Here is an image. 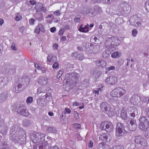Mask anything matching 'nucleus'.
Returning <instances> with one entry per match:
<instances>
[{
    "label": "nucleus",
    "mask_w": 149,
    "mask_h": 149,
    "mask_svg": "<svg viewBox=\"0 0 149 149\" xmlns=\"http://www.w3.org/2000/svg\"><path fill=\"white\" fill-rule=\"evenodd\" d=\"M100 107L101 110L107 114L109 117H111L114 116V111L115 110L116 108H112L107 102H102L100 104Z\"/></svg>",
    "instance_id": "f257e3e1"
},
{
    "label": "nucleus",
    "mask_w": 149,
    "mask_h": 149,
    "mask_svg": "<svg viewBox=\"0 0 149 149\" xmlns=\"http://www.w3.org/2000/svg\"><path fill=\"white\" fill-rule=\"evenodd\" d=\"M126 90L121 87H117L110 93V95L113 97H119L123 96L126 93Z\"/></svg>",
    "instance_id": "f03ea898"
},
{
    "label": "nucleus",
    "mask_w": 149,
    "mask_h": 149,
    "mask_svg": "<svg viewBox=\"0 0 149 149\" xmlns=\"http://www.w3.org/2000/svg\"><path fill=\"white\" fill-rule=\"evenodd\" d=\"M45 134H40L37 132H34L31 136V138L32 141L35 143H38L45 140Z\"/></svg>",
    "instance_id": "7ed1b4c3"
},
{
    "label": "nucleus",
    "mask_w": 149,
    "mask_h": 149,
    "mask_svg": "<svg viewBox=\"0 0 149 149\" xmlns=\"http://www.w3.org/2000/svg\"><path fill=\"white\" fill-rule=\"evenodd\" d=\"M139 120L140 122L139 127L142 131H146L149 125V122L145 117H142L140 118Z\"/></svg>",
    "instance_id": "20e7f679"
},
{
    "label": "nucleus",
    "mask_w": 149,
    "mask_h": 149,
    "mask_svg": "<svg viewBox=\"0 0 149 149\" xmlns=\"http://www.w3.org/2000/svg\"><path fill=\"white\" fill-rule=\"evenodd\" d=\"M97 7L95 6L93 9L84 8L82 11V13L85 15H88L90 16H94L97 13Z\"/></svg>",
    "instance_id": "39448f33"
},
{
    "label": "nucleus",
    "mask_w": 149,
    "mask_h": 149,
    "mask_svg": "<svg viewBox=\"0 0 149 149\" xmlns=\"http://www.w3.org/2000/svg\"><path fill=\"white\" fill-rule=\"evenodd\" d=\"M15 110L18 114L20 115L26 116L29 115V113L26 107L22 104L17 105Z\"/></svg>",
    "instance_id": "423d86ee"
},
{
    "label": "nucleus",
    "mask_w": 149,
    "mask_h": 149,
    "mask_svg": "<svg viewBox=\"0 0 149 149\" xmlns=\"http://www.w3.org/2000/svg\"><path fill=\"white\" fill-rule=\"evenodd\" d=\"M22 132H19L14 134L11 137V140L15 143H22L24 136L21 134Z\"/></svg>",
    "instance_id": "0eeeda50"
},
{
    "label": "nucleus",
    "mask_w": 149,
    "mask_h": 149,
    "mask_svg": "<svg viewBox=\"0 0 149 149\" xmlns=\"http://www.w3.org/2000/svg\"><path fill=\"white\" fill-rule=\"evenodd\" d=\"M100 127L102 129L105 130L108 132H111L114 129V127L112 123L107 121L102 123Z\"/></svg>",
    "instance_id": "6e6552de"
},
{
    "label": "nucleus",
    "mask_w": 149,
    "mask_h": 149,
    "mask_svg": "<svg viewBox=\"0 0 149 149\" xmlns=\"http://www.w3.org/2000/svg\"><path fill=\"white\" fill-rule=\"evenodd\" d=\"M116 135L118 136H122L125 131V127L123 124L121 123H118L116 128Z\"/></svg>",
    "instance_id": "1a4fd4ad"
},
{
    "label": "nucleus",
    "mask_w": 149,
    "mask_h": 149,
    "mask_svg": "<svg viewBox=\"0 0 149 149\" xmlns=\"http://www.w3.org/2000/svg\"><path fill=\"white\" fill-rule=\"evenodd\" d=\"M140 21V18L136 15H134L131 17L129 20L131 25L136 26H139L141 25Z\"/></svg>",
    "instance_id": "9d476101"
},
{
    "label": "nucleus",
    "mask_w": 149,
    "mask_h": 149,
    "mask_svg": "<svg viewBox=\"0 0 149 149\" xmlns=\"http://www.w3.org/2000/svg\"><path fill=\"white\" fill-rule=\"evenodd\" d=\"M71 77L72 78L71 79L72 80H66L65 81L66 84L68 83L69 82L70 84L71 83L73 84L75 83L79 79V74L74 72L71 73L70 77Z\"/></svg>",
    "instance_id": "9b49d317"
},
{
    "label": "nucleus",
    "mask_w": 149,
    "mask_h": 149,
    "mask_svg": "<svg viewBox=\"0 0 149 149\" xmlns=\"http://www.w3.org/2000/svg\"><path fill=\"white\" fill-rule=\"evenodd\" d=\"M129 110L126 109L125 108H123L121 111L120 116L124 120H127L130 116Z\"/></svg>",
    "instance_id": "f8f14e48"
},
{
    "label": "nucleus",
    "mask_w": 149,
    "mask_h": 149,
    "mask_svg": "<svg viewBox=\"0 0 149 149\" xmlns=\"http://www.w3.org/2000/svg\"><path fill=\"white\" fill-rule=\"evenodd\" d=\"M140 100L139 96L137 95H134L130 98V101L131 103L136 105L140 102Z\"/></svg>",
    "instance_id": "ddd939ff"
},
{
    "label": "nucleus",
    "mask_w": 149,
    "mask_h": 149,
    "mask_svg": "<svg viewBox=\"0 0 149 149\" xmlns=\"http://www.w3.org/2000/svg\"><path fill=\"white\" fill-rule=\"evenodd\" d=\"M100 140L105 141L107 142L110 141L111 140V136L108 134H102L99 137Z\"/></svg>",
    "instance_id": "4468645a"
},
{
    "label": "nucleus",
    "mask_w": 149,
    "mask_h": 149,
    "mask_svg": "<svg viewBox=\"0 0 149 149\" xmlns=\"http://www.w3.org/2000/svg\"><path fill=\"white\" fill-rule=\"evenodd\" d=\"M105 82L108 84L113 85L115 84L117 82V79L115 77H111L107 78Z\"/></svg>",
    "instance_id": "2eb2a0df"
},
{
    "label": "nucleus",
    "mask_w": 149,
    "mask_h": 149,
    "mask_svg": "<svg viewBox=\"0 0 149 149\" xmlns=\"http://www.w3.org/2000/svg\"><path fill=\"white\" fill-rule=\"evenodd\" d=\"M71 56L74 59L77 58L80 60H81L84 58V56L81 53L78 54L77 52L72 53Z\"/></svg>",
    "instance_id": "dca6fc26"
},
{
    "label": "nucleus",
    "mask_w": 149,
    "mask_h": 149,
    "mask_svg": "<svg viewBox=\"0 0 149 149\" xmlns=\"http://www.w3.org/2000/svg\"><path fill=\"white\" fill-rule=\"evenodd\" d=\"M38 82L41 85H45L48 82V80L44 77H40L38 79Z\"/></svg>",
    "instance_id": "f3484780"
},
{
    "label": "nucleus",
    "mask_w": 149,
    "mask_h": 149,
    "mask_svg": "<svg viewBox=\"0 0 149 149\" xmlns=\"http://www.w3.org/2000/svg\"><path fill=\"white\" fill-rule=\"evenodd\" d=\"M20 129L18 125H14L11 127L10 130V132L12 134L15 131L16 133H17L20 132Z\"/></svg>",
    "instance_id": "a211bd4d"
},
{
    "label": "nucleus",
    "mask_w": 149,
    "mask_h": 149,
    "mask_svg": "<svg viewBox=\"0 0 149 149\" xmlns=\"http://www.w3.org/2000/svg\"><path fill=\"white\" fill-rule=\"evenodd\" d=\"M111 38L112 39V45L116 46L119 45L120 41L118 38L115 37H111Z\"/></svg>",
    "instance_id": "6ab92c4d"
},
{
    "label": "nucleus",
    "mask_w": 149,
    "mask_h": 149,
    "mask_svg": "<svg viewBox=\"0 0 149 149\" xmlns=\"http://www.w3.org/2000/svg\"><path fill=\"white\" fill-rule=\"evenodd\" d=\"M96 64L97 66L102 68L105 67L106 65V62L102 60L96 61Z\"/></svg>",
    "instance_id": "aec40b11"
},
{
    "label": "nucleus",
    "mask_w": 149,
    "mask_h": 149,
    "mask_svg": "<svg viewBox=\"0 0 149 149\" xmlns=\"http://www.w3.org/2000/svg\"><path fill=\"white\" fill-rule=\"evenodd\" d=\"M22 83H24L28 86L30 81V78L27 76H24L22 78Z\"/></svg>",
    "instance_id": "412c9836"
},
{
    "label": "nucleus",
    "mask_w": 149,
    "mask_h": 149,
    "mask_svg": "<svg viewBox=\"0 0 149 149\" xmlns=\"http://www.w3.org/2000/svg\"><path fill=\"white\" fill-rule=\"evenodd\" d=\"M133 110V112L130 113L131 112L130 111L129 113H130V114L131 117L133 118L135 117V115H137L138 114L137 110V109L135 107L132 108V107H130L128 108V110Z\"/></svg>",
    "instance_id": "4be33fe9"
},
{
    "label": "nucleus",
    "mask_w": 149,
    "mask_h": 149,
    "mask_svg": "<svg viewBox=\"0 0 149 149\" xmlns=\"http://www.w3.org/2000/svg\"><path fill=\"white\" fill-rule=\"evenodd\" d=\"M56 57L51 54L48 55L47 57V61L49 63L54 62L56 59Z\"/></svg>",
    "instance_id": "5701e85b"
},
{
    "label": "nucleus",
    "mask_w": 149,
    "mask_h": 149,
    "mask_svg": "<svg viewBox=\"0 0 149 149\" xmlns=\"http://www.w3.org/2000/svg\"><path fill=\"white\" fill-rule=\"evenodd\" d=\"M112 39L111 38H108L106 41L105 46L107 48H109L112 46L111 40Z\"/></svg>",
    "instance_id": "b1692460"
},
{
    "label": "nucleus",
    "mask_w": 149,
    "mask_h": 149,
    "mask_svg": "<svg viewBox=\"0 0 149 149\" xmlns=\"http://www.w3.org/2000/svg\"><path fill=\"white\" fill-rule=\"evenodd\" d=\"M82 25L79 28V30L80 32H88V27L89 26V25L88 24H87L86 25H85L84 27H82Z\"/></svg>",
    "instance_id": "393cba45"
},
{
    "label": "nucleus",
    "mask_w": 149,
    "mask_h": 149,
    "mask_svg": "<svg viewBox=\"0 0 149 149\" xmlns=\"http://www.w3.org/2000/svg\"><path fill=\"white\" fill-rule=\"evenodd\" d=\"M57 131L56 128L53 127H48L46 130L47 132L52 133H56Z\"/></svg>",
    "instance_id": "a878e982"
},
{
    "label": "nucleus",
    "mask_w": 149,
    "mask_h": 149,
    "mask_svg": "<svg viewBox=\"0 0 149 149\" xmlns=\"http://www.w3.org/2000/svg\"><path fill=\"white\" fill-rule=\"evenodd\" d=\"M43 4L41 3H38L35 7V9L36 12H38L42 10Z\"/></svg>",
    "instance_id": "bb28decb"
},
{
    "label": "nucleus",
    "mask_w": 149,
    "mask_h": 149,
    "mask_svg": "<svg viewBox=\"0 0 149 149\" xmlns=\"http://www.w3.org/2000/svg\"><path fill=\"white\" fill-rule=\"evenodd\" d=\"M8 93L7 92H5L0 94V99L4 100L8 97Z\"/></svg>",
    "instance_id": "cd10ccee"
},
{
    "label": "nucleus",
    "mask_w": 149,
    "mask_h": 149,
    "mask_svg": "<svg viewBox=\"0 0 149 149\" xmlns=\"http://www.w3.org/2000/svg\"><path fill=\"white\" fill-rule=\"evenodd\" d=\"M22 15L19 13L16 14L15 19L16 21H19L22 19Z\"/></svg>",
    "instance_id": "c85d7f7f"
},
{
    "label": "nucleus",
    "mask_w": 149,
    "mask_h": 149,
    "mask_svg": "<svg viewBox=\"0 0 149 149\" xmlns=\"http://www.w3.org/2000/svg\"><path fill=\"white\" fill-rule=\"evenodd\" d=\"M17 86L19 88H20L22 91L28 86L27 85H26L24 83H22V84H19Z\"/></svg>",
    "instance_id": "c756f323"
},
{
    "label": "nucleus",
    "mask_w": 149,
    "mask_h": 149,
    "mask_svg": "<svg viewBox=\"0 0 149 149\" xmlns=\"http://www.w3.org/2000/svg\"><path fill=\"white\" fill-rule=\"evenodd\" d=\"M142 138L141 136H137L135 137L134 142L136 143L139 144Z\"/></svg>",
    "instance_id": "7c9ffc66"
},
{
    "label": "nucleus",
    "mask_w": 149,
    "mask_h": 149,
    "mask_svg": "<svg viewBox=\"0 0 149 149\" xmlns=\"http://www.w3.org/2000/svg\"><path fill=\"white\" fill-rule=\"evenodd\" d=\"M120 56V53L118 52H115L111 54V56L115 58L119 57Z\"/></svg>",
    "instance_id": "2f4dec72"
},
{
    "label": "nucleus",
    "mask_w": 149,
    "mask_h": 149,
    "mask_svg": "<svg viewBox=\"0 0 149 149\" xmlns=\"http://www.w3.org/2000/svg\"><path fill=\"white\" fill-rule=\"evenodd\" d=\"M42 25L39 24L36 27L34 32L37 34H39L40 31L41 30V28H42Z\"/></svg>",
    "instance_id": "473e14b6"
},
{
    "label": "nucleus",
    "mask_w": 149,
    "mask_h": 149,
    "mask_svg": "<svg viewBox=\"0 0 149 149\" xmlns=\"http://www.w3.org/2000/svg\"><path fill=\"white\" fill-rule=\"evenodd\" d=\"M141 141L139 144L142 146H147V141L144 139L142 138Z\"/></svg>",
    "instance_id": "72a5a7b5"
},
{
    "label": "nucleus",
    "mask_w": 149,
    "mask_h": 149,
    "mask_svg": "<svg viewBox=\"0 0 149 149\" xmlns=\"http://www.w3.org/2000/svg\"><path fill=\"white\" fill-rule=\"evenodd\" d=\"M93 92L95 94H97L98 95L100 92H101L102 91V89L100 88L94 89L93 90Z\"/></svg>",
    "instance_id": "f704fd0d"
},
{
    "label": "nucleus",
    "mask_w": 149,
    "mask_h": 149,
    "mask_svg": "<svg viewBox=\"0 0 149 149\" xmlns=\"http://www.w3.org/2000/svg\"><path fill=\"white\" fill-rule=\"evenodd\" d=\"M81 16L80 15H78L76 16L74 19V21L75 22H79L80 21Z\"/></svg>",
    "instance_id": "c9c22d12"
},
{
    "label": "nucleus",
    "mask_w": 149,
    "mask_h": 149,
    "mask_svg": "<svg viewBox=\"0 0 149 149\" xmlns=\"http://www.w3.org/2000/svg\"><path fill=\"white\" fill-rule=\"evenodd\" d=\"M6 84L5 82L4 79H1L0 81V88H2L4 87Z\"/></svg>",
    "instance_id": "e433bc0d"
},
{
    "label": "nucleus",
    "mask_w": 149,
    "mask_h": 149,
    "mask_svg": "<svg viewBox=\"0 0 149 149\" xmlns=\"http://www.w3.org/2000/svg\"><path fill=\"white\" fill-rule=\"evenodd\" d=\"M23 124L24 126H28L30 124V121L28 120H24L23 122Z\"/></svg>",
    "instance_id": "4c0bfd02"
},
{
    "label": "nucleus",
    "mask_w": 149,
    "mask_h": 149,
    "mask_svg": "<svg viewBox=\"0 0 149 149\" xmlns=\"http://www.w3.org/2000/svg\"><path fill=\"white\" fill-rule=\"evenodd\" d=\"M33 101V98L31 97H28L26 100V102L27 104L31 103Z\"/></svg>",
    "instance_id": "58836bf2"
},
{
    "label": "nucleus",
    "mask_w": 149,
    "mask_h": 149,
    "mask_svg": "<svg viewBox=\"0 0 149 149\" xmlns=\"http://www.w3.org/2000/svg\"><path fill=\"white\" fill-rule=\"evenodd\" d=\"M64 72V70L63 69H61L60 70L58 74L57 75V78L58 79H59L60 77L63 74Z\"/></svg>",
    "instance_id": "ea45409f"
},
{
    "label": "nucleus",
    "mask_w": 149,
    "mask_h": 149,
    "mask_svg": "<svg viewBox=\"0 0 149 149\" xmlns=\"http://www.w3.org/2000/svg\"><path fill=\"white\" fill-rule=\"evenodd\" d=\"M145 6L146 10L149 12V0L145 3Z\"/></svg>",
    "instance_id": "a19ab883"
},
{
    "label": "nucleus",
    "mask_w": 149,
    "mask_h": 149,
    "mask_svg": "<svg viewBox=\"0 0 149 149\" xmlns=\"http://www.w3.org/2000/svg\"><path fill=\"white\" fill-rule=\"evenodd\" d=\"M138 33V31L136 29H134L132 31V35L133 36L135 37Z\"/></svg>",
    "instance_id": "79ce46f5"
},
{
    "label": "nucleus",
    "mask_w": 149,
    "mask_h": 149,
    "mask_svg": "<svg viewBox=\"0 0 149 149\" xmlns=\"http://www.w3.org/2000/svg\"><path fill=\"white\" fill-rule=\"evenodd\" d=\"M73 128L76 129H79L81 128V125L80 124L77 123L73 124Z\"/></svg>",
    "instance_id": "37998d69"
},
{
    "label": "nucleus",
    "mask_w": 149,
    "mask_h": 149,
    "mask_svg": "<svg viewBox=\"0 0 149 149\" xmlns=\"http://www.w3.org/2000/svg\"><path fill=\"white\" fill-rule=\"evenodd\" d=\"M97 38L95 36H93L91 38V41L93 43L96 42Z\"/></svg>",
    "instance_id": "c03bdc74"
},
{
    "label": "nucleus",
    "mask_w": 149,
    "mask_h": 149,
    "mask_svg": "<svg viewBox=\"0 0 149 149\" xmlns=\"http://www.w3.org/2000/svg\"><path fill=\"white\" fill-rule=\"evenodd\" d=\"M59 67V64L57 62H54L52 66V68L54 69L58 68Z\"/></svg>",
    "instance_id": "a18cd8bd"
},
{
    "label": "nucleus",
    "mask_w": 149,
    "mask_h": 149,
    "mask_svg": "<svg viewBox=\"0 0 149 149\" xmlns=\"http://www.w3.org/2000/svg\"><path fill=\"white\" fill-rule=\"evenodd\" d=\"M102 56L104 58H107L109 56V54L107 52H105L103 53Z\"/></svg>",
    "instance_id": "49530a36"
},
{
    "label": "nucleus",
    "mask_w": 149,
    "mask_h": 149,
    "mask_svg": "<svg viewBox=\"0 0 149 149\" xmlns=\"http://www.w3.org/2000/svg\"><path fill=\"white\" fill-rule=\"evenodd\" d=\"M66 40V36H62L60 38V41L63 44L65 43V42Z\"/></svg>",
    "instance_id": "de8ad7c7"
},
{
    "label": "nucleus",
    "mask_w": 149,
    "mask_h": 149,
    "mask_svg": "<svg viewBox=\"0 0 149 149\" xmlns=\"http://www.w3.org/2000/svg\"><path fill=\"white\" fill-rule=\"evenodd\" d=\"M143 101L144 102H146V104L148 103L149 102V97H144Z\"/></svg>",
    "instance_id": "09e8293b"
},
{
    "label": "nucleus",
    "mask_w": 149,
    "mask_h": 149,
    "mask_svg": "<svg viewBox=\"0 0 149 149\" xmlns=\"http://www.w3.org/2000/svg\"><path fill=\"white\" fill-rule=\"evenodd\" d=\"M112 149H124V147L121 146H113Z\"/></svg>",
    "instance_id": "8fccbe9b"
},
{
    "label": "nucleus",
    "mask_w": 149,
    "mask_h": 149,
    "mask_svg": "<svg viewBox=\"0 0 149 149\" xmlns=\"http://www.w3.org/2000/svg\"><path fill=\"white\" fill-rule=\"evenodd\" d=\"M19 88L18 86L17 87L15 88V91L16 93H18L22 91Z\"/></svg>",
    "instance_id": "3c124183"
},
{
    "label": "nucleus",
    "mask_w": 149,
    "mask_h": 149,
    "mask_svg": "<svg viewBox=\"0 0 149 149\" xmlns=\"http://www.w3.org/2000/svg\"><path fill=\"white\" fill-rule=\"evenodd\" d=\"M64 112H65V114H66V113L70 114L71 113V111L70 109H69L68 108H66L65 109Z\"/></svg>",
    "instance_id": "603ef678"
},
{
    "label": "nucleus",
    "mask_w": 149,
    "mask_h": 149,
    "mask_svg": "<svg viewBox=\"0 0 149 149\" xmlns=\"http://www.w3.org/2000/svg\"><path fill=\"white\" fill-rule=\"evenodd\" d=\"M34 65L36 68L38 69V70H40L41 68L40 65L39 64L37 63H34Z\"/></svg>",
    "instance_id": "864d4df0"
},
{
    "label": "nucleus",
    "mask_w": 149,
    "mask_h": 149,
    "mask_svg": "<svg viewBox=\"0 0 149 149\" xmlns=\"http://www.w3.org/2000/svg\"><path fill=\"white\" fill-rule=\"evenodd\" d=\"M54 15L59 16L60 15L61 13L59 10H57L53 12Z\"/></svg>",
    "instance_id": "5fc2aeb1"
},
{
    "label": "nucleus",
    "mask_w": 149,
    "mask_h": 149,
    "mask_svg": "<svg viewBox=\"0 0 149 149\" xmlns=\"http://www.w3.org/2000/svg\"><path fill=\"white\" fill-rule=\"evenodd\" d=\"M79 114L77 111H74V118L76 120H77L79 118Z\"/></svg>",
    "instance_id": "6e6d98bb"
},
{
    "label": "nucleus",
    "mask_w": 149,
    "mask_h": 149,
    "mask_svg": "<svg viewBox=\"0 0 149 149\" xmlns=\"http://www.w3.org/2000/svg\"><path fill=\"white\" fill-rule=\"evenodd\" d=\"M44 92L43 91H42V88H39L37 89V93L38 94H39L40 93Z\"/></svg>",
    "instance_id": "4d7b16f0"
},
{
    "label": "nucleus",
    "mask_w": 149,
    "mask_h": 149,
    "mask_svg": "<svg viewBox=\"0 0 149 149\" xmlns=\"http://www.w3.org/2000/svg\"><path fill=\"white\" fill-rule=\"evenodd\" d=\"M65 31L64 29H60L59 31L58 34L60 36H62L63 34V33Z\"/></svg>",
    "instance_id": "13d9d810"
},
{
    "label": "nucleus",
    "mask_w": 149,
    "mask_h": 149,
    "mask_svg": "<svg viewBox=\"0 0 149 149\" xmlns=\"http://www.w3.org/2000/svg\"><path fill=\"white\" fill-rule=\"evenodd\" d=\"M38 104L42 107H44L45 106V103H43L41 101H38Z\"/></svg>",
    "instance_id": "bf43d9fd"
},
{
    "label": "nucleus",
    "mask_w": 149,
    "mask_h": 149,
    "mask_svg": "<svg viewBox=\"0 0 149 149\" xmlns=\"http://www.w3.org/2000/svg\"><path fill=\"white\" fill-rule=\"evenodd\" d=\"M115 69V67L113 66H111L109 67H107V69L108 70H113Z\"/></svg>",
    "instance_id": "052dcab7"
},
{
    "label": "nucleus",
    "mask_w": 149,
    "mask_h": 149,
    "mask_svg": "<svg viewBox=\"0 0 149 149\" xmlns=\"http://www.w3.org/2000/svg\"><path fill=\"white\" fill-rule=\"evenodd\" d=\"M93 141L92 140H90L89 142L88 147L89 148H91L93 146Z\"/></svg>",
    "instance_id": "680f3d73"
},
{
    "label": "nucleus",
    "mask_w": 149,
    "mask_h": 149,
    "mask_svg": "<svg viewBox=\"0 0 149 149\" xmlns=\"http://www.w3.org/2000/svg\"><path fill=\"white\" fill-rule=\"evenodd\" d=\"M35 21V19L33 18L30 19L29 20V22L30 24L31 25L33 24L34 23Z\"/></svg>",
    "instance_id": "e2e57ef3"
},
{
    "label": "nucleus",
    "mask_w": 149,
    "mask_h": 149,
    "mask_svg": "<svg viewBox=\"0 0 149 149\" xmlns=\"http://www.w3.org/2000/svg\"><path fill=\"white\" fill-rule=\"evenodd\" d=\"M58 47L57 44H54L53 45V48L54 50H57Z\"/></svg>",
    "instance_id": "0e129e2a"
},
{
    "label": "nucleus",
    "mask_w": 149,
    "mask_h": 149,
    "mask_svg": "<svg viewBox=\"0 0 149 149\" xmlns=\"http://www.w3.org/2000/svg\"><path fill=\"white\" fill-rule=\"evenodd\" d=\"M126 6L127 8L126 9L127 10H130L131 9V6L128 3H127L126 4Z\"/></svg>",
    "instance_id": "69168bd1"
},
{
    "label": "nucleus",
    "mask_w": 149,
    "mask_h": 149,
    "mask_svg": "<svg viewBox=\"0 0 149 149\" xmlns=\"http://www.w3.org/2000/svg\"><path fill=\"white\" fill-rule=\"evenodd\" d=\"M49 149H60L57 146H54L50 147Z\"/></svg>",
    "instance_id": "338daca9"
},
{
    "label": "nucleus",
    "mask_w": 149,
    "mask_h": 149,
    "mask_svg": "<svg viewBox=\"0 0 149 149\" xmlns=\"http://www.w3.org/2000/svg\"><path fill=\"white\" fill-rule=\"evenodd\" d=\"M56 30V29L55 27H53L51 28L50 29V31L51 32L54 33V32Z\"/></svg>",
    "instance_id": "774afa93"
}]
</instances>
